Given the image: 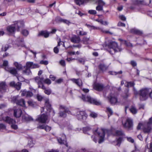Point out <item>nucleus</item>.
I'll list each match as a JSON object with an SVG mask.
<instances>
[{
	"label": "nucleus",
	"mask_w": 152,
	"mask_h": 152,
	"mask_svg": "<svg viewBox=\"0 0 152 152\" xmlns=\"http://www.w3.org/2000/svg\"><path fill=\"white\" fill-rule=\"evenodd\" d=\"M108 47L110 49L108 51L111 54H113V52L115 53L121 50L118 47L117 43L115 42H110L108 44Z\"/></svg>",
	"instance_id": "4"
},
{
	"label": "nucleus",
	"mask_w": 152,
	"mask_h": 152,
	"mask_svg": "<svg viewBox=\"0 0 152 152\" xmlns=\"http://www.w3.org/2000/svg\"><path fill=\"white\" fill-rule=\"evenodd\" d=\"M119 18L121 20L123 21H125L126 19L125 17L123 15L120 16Z\"/></svg>",
	"instance_id": "60"
},
{
	"label": "nucleus",
	"mask_w": 152,
	"mask_h": 152,
	"mask_svg": "<svg viewBox=\"0 0 152 152\" xmlns=\"http://www.w3.org/2000/svg\"><path fill=\"white\" fill-rule=\"evenodd\" d=\"M8 64V61L7 60H4L3 61V65L4 66H5L6 67H8L7 66Z\"/></svg>",
	"instance_id": "56"
},
{
	"label": "nucleus",
	"mask_w": 152,
	"mask_h": 152,
	"mask_svg": "<svg viewBox=\"0 0 152 152\" xmlns=\"http://www.w3.org/2000/svg\"><path fill=\"white\" fill-rule=\"evenodd\" d=\"M150 89L148 88H143L140 90L139 92L137 91L134 86L133 88V90L135 94L137 95L139 94L140 96V99L141 101L146 100L147 98L148 94L149 92Z\"/></svg>",
	"instance_id": "1"
},
{
	"label": "nucleus",
	"mask_w": 152,
	"mask_h": 152,
	"mask_svg": "<svg viewBox=\"0 0 152 152\" xmlns=\"http://www.w3.org/2000/svg\"><path fill=\"white\" fill-rule=\"evenodd\" d=\"M58 142L61 144H64L66 146L68 147V144L66 142V135L64 134H62L61 137L58 138Z\"/></svg>",
	"instance_id": "15"
},
{
	"label": "nucleus",
	"mask_w": 152,
	"mask_h": 152,
	"mask_svg": "<svg viewBox=\"0 0 152 152\" xmlns=\"http://www.w3.org/2000/svg\"><path fill=\"white\" fill-rule=\"evenodd\" d=\"M26 67L28 68L31 69L37 68L39 67L38 64H34L32 62L28 61L27 62L26 64V66L24 67V68Z\"/></svg>",
	"instance_id": "12"
},
{
	"label": "nucleus",
	"mask_w": 152,
	"mask_h": 152,
	"mask_svg": "<svg viewBox=\"0 0 152 152\" xmlns=\"http://www.w3.org/2000/svg\"><path fill=\"white\" fill-rule=\"evenodd\" d=\"M25 69L22 71V73L26 75H30L31 74V72L30 68L25 67Z\"/></svg>",
	"instance_id": "28"
},
{
	"label": "nucleus",
	"mask_w": 152,
	"mask_h": 152,
	"mask_svg": "<svg viewBox=\"0 0 152 152\" xmlns=\"http://www.w3.org/2000/svg\"><path fill=\"white\" fill-rule=\"evenodd\" d=\"M60 64L63 66H65L66 64L64 60H62L60 61Z\"/></svg>",
	"instance_id": "57"
},
{
	"label": "nucleus",
	"mask_w": 152,
	"mask_h": 152,
	"mask_svg": "<svg viewBox=\"0 0 152 152\" xmlns=\"http://www.w3.org/2000/svg\"><path fill=\"white\" fill-rule=\"evenodd\" d=\"M88 13L91 14L95 15L96 14V12L95 10H90L88 11Z\"/></svg>",
	"instance_id": "52"
},
{
	"label": "nucleus",
	"mask_w": 152,
	"mask_h": 152,
	"mask_svg": "<svg viewBox=\"0 0 152 152\" xmlns=\"http://www.w3.org/2000/svg\"><path fill=\"white\" fill-rule=\"evenodd\" d=\"M22 119L26 121H29L33 120V119L30 116L27 115H23L22 116Z\"/></svg>",
	"instance_id": "29"
},
{
	"label": "nucleus",
	"mask_w": 152,
	"mask_h": 152,
	"mask_svg": "<svg viewBox=\"0 0 152 152\" xmlns=\"http://www.w3.org/2000/svg\"><path fill=\"white\" fill-rule=\"evenodd\" d=\"M103 85L99 83L96 84L94 86V89L98 91H101L103 90Z\"/></svg>",
	"instance_id": "23"
},
{
	"label": "nucleus",
	"mask_w": 152,
	"mask_h": 152,
	"mask_svg": "<svg viewBox=\"0 0 152 152\" xmlns=\"http://www.w3.org/2000/svg\"><path fill=\"white\" fill-rule=\"evenodd\" d=\"M35 80L36 82L37 83V84H38L41 82L40 80V77L37 76L35 77Z\"/></svg>",
	"instance_id": "49"
},
{
	"label": "nucleus",
	"mask_w": 152,
	"mask_h": 152,
	"mask_svg": "<svg viewBox=\"0 0 152 152\" xmlns=\"http://www.w3.org/2000/svg\"><path fill=\"white\" fill-rule=\"evenodd\" d=\"M22 114V111L20 109H16L14 110V116L16 118L20 117Z\"/></svg>",
	"instance_id": "16"
},
{
	"label": "nucleus",
	"mask_w": 152,
	"mask_h": 152,
	"mask_svg": "<svg viewBox=\"0 0 152 152\" xmlns=\"http://www.w3.org/2000/svg\"><path fill=\"white\" fill-rule=\"evenodd\" d=\"M130 32L131 33L137 35H141L142 34V32L135 28L130 29Z\"/></svg>",
	"instance_id": "20"
},
{
	"label": "nucleus",
	"mask_w": 152,
	"mask_h": 152,
	"mask_svg": "<svg viewBox=\"0 0 152 152\" xmlns=\"http://www.w3.org/2000/svg\"><path fill=\"white\" fill-rule=\"evenodd\" d=\"M37 98L39 101H41L43 99V97L42 96L38 94L37 95Z\"/></svg>",
	"instance_id": "54"
},
{
	"label": "nucleus",
	"mask_w": 152,
	"mask_h": 152,
	"mask_svg": "<svg viewBox=\"0 0 152 152\" xmlns=\"http://www.w3.org/2000/svg\"><path fill=\"white\" fill-rule=\"evenodd\" d=\"M6 90V85L5 83L2 82L0 83V92L1 93L5 92Z\"/></svg>",
	"instance_id": "21"
},
{
	"label": "nucleus",
	"mask_w": 152,
	"mask_h": 152,
	"mask_svg": "<svg viewBox=\"0 0 152 152\" xmlns=\"http://www.w3.org/2000/svg\"><path fill=\"white\" fill-rule=\"evenodd\" d=\"M91 130L90 128L88 127H86L83 128V132L85 134L87 133V132Z\"/></svg>",
	"instance_id": "42"
},
{
	"label": "nucleus",
	"mask_w": 152,
	"mask_h": 152,
	"mask_svg": "<svg viewBox=\"0 0 152 152\" xmlns=\"http://www.w3.org/2000/svg\"><path fill=\"white\" fill-rule=\"evenodd\" d=\"M51 129V128L50 127L48 126H45V129L46 131L49 132L50 130Z\"/></svg>",
	"instance_id": "63"
},
{
	"label": "nucleus",
	"mask_w": 152,
	"mask_h": 152,
	"mask_svg": "<svg viewBox=\"0 0 152 152\" xmlns=\"http://www.w3.org/2000/svg\"><path fill=\"white\" fill-rule=\"evenodd\" d=\"M122 138L120 137L118 138L116 141L117 142V144L116 145L118 146H120V145L121 142L122 141Z\"/></svg>",
	"instance_id": "44"
},
{
	"label": "nucleus",
	"mask_w": 152,
	"mask_h": 152,
	"mask_svg": "<svg viewBox=\"0 0 152 152\" xmlns=\"http://www.w3.org/2000/svg\"><path fill=\"white\" fill-rule=\"evenodd\" d=\"M60 110H62L64 111L60 110L59 112V115L61 117H65L66 116V113H69L70 112L68 108L64 105H61L59 107Z\"/></svg>",
	"instance_id": "6"
},
{
	"label": "nucleus",
	"mask_w": 152,
	"mask_h": 152,
	"mask_svg": "<svg viewBox=\"0 0 152 152\" xmlns=\"http://www.w3.org/2000/svg\"><path fill=\"white\" fill-rule=\"evenodd\" d=\"M70 80L73 83L77 84L80 87H81L82 86V80L80 79L72 78L70 79Z\"/></svg>",
	"instance_id": "18"
},
{
	"label": "nucleus",
	"mask_w": 152,
	"mask_h": 152,
	"mask_svg": "<svg viewBox=\"0 0 152 152\" xmlns=\"http://www.w3.org/2000/svg\"><path fill=\"white\" fill-rule=\"evenodd\" d=\"M24 25L23 22L22 21H19L15 22L14 24L8 26L7 29L9 32L12 33L15 32L16 29L18 31H19L20 28L23 27Z\"/></svg>",
	"instance_id": "2"
},
{
	"label": "nucleus",
	"mask_w": 152,
	"mask_h": 152,
	"mask_svg": "<svg viewBox=\"0 0 152 152\" xmlns=\"http://www.w3.org/2000/svg\"><path fill=\"white\" fill-rule=\"evenodd\" d=\"M9 46L8 45L6 44L3 45L1 48V51H6L9 48Z\"/></svg>",
	"instance_id": "37"
},
{
	"label": "nucleus",
	"mask_w": 152,
	"mask_h": 152,
	"mask_svg": "<svg viewBox=\"0 0 152 152\" xmlns=\"http://www.w3.org/2000/svg\"><path fill=\"white\" fill-rule=\"evenodd\" d=\"M143 1L136 0L134 1V3L135 4H143Z\"/></svg>",
	"instance_id": "47"
},
{
	"label": "nucleus",
	"mask_w": 152,
	"mask_h": 152,
	"mask_svg": "<svg viewBox=\"0 0 152 152\" xmlns=\"http://www.w3.org/2000/svg\"><path fill=\"white\" fill-rule=\"evenodd\" d=\"M89 38L84 37L83 38V43L85 44H87L89 43Z\"/></svg>",
	"instance_id": "40"
},
{
	"label": "nucleus",
	"mask_w": 152,
	"mask_h": 152,
	"mask_svg": "<svg viewBox=\"0 0 152 152\" xmlns=\"http://www.w3.org/2000/svg\"><path fill=\"white\" fill-rule=\"evenodd\" d=\"M152 124V117L150 118L149 121L147 123L146 126L143 129L144 132L145 133H148L150 132L151 129Z\"/></svg>",
	"instance_id": "8"
},
{
	"label": "nucleus",
	"mask_w": 152,
	"mask_h": 152,
	"mask_svg": "<svg viewBox=\"0 0 152 152\" xmlns=\"http://www.w3.org/2000/svg\"><path fill=\"white\" fill-rule=\"evenodd\" d=\"M115 133L117 136H122L124 135L123 132L121 130H116Z\"/></svg>",
	"instance_id": "39"
},
{
	"label": "nucleus",
	"mask_w": 152,
	"mask_h": 152,
	"mask_svg": "<svg viewBox=\"0 0 152 152\" xmlns=\"http://www.w3.org/2000/svg\"><path fill=\"white\" fill-rule=\"evenodd\" d=\"M40 63L41 64H43L45 65H47L48 64V62L46 61L42 60L40 62Z\"/></svg>",
	"instance_id": "58"
},
{
	"label": "nucleus",
	"mask_w": 152,
	"mask_h": 152,
	"mask_svg": "<svg viewBox=\"0 0 152 152\" xmlns=\"http://www.w3.org/2000/svg\"><path fill=\"white\" fill-rule=\"evenodd\" d=\"M79 114L77 115V118L78 120H86L87 117V115L84 111H81L79 112Z\"/></svg>",
	"instance_id": "14"
},
{
	"label": "nucleus",
	"mask_w": 152,
	"mask_h": 152,
	"mask_svg": "<svg viewBox=\"0 0 152 152\" xmlns=\"http://www.w3.org/2000/svg\"><path fill=\"white\" fill-rule=\"evenodd\" d=\"M129 91L128 89H126L122 94V96L124 98L126 99L129 96L130 94L129 93Z\"/></svg>",
	"instance_id": "30"
},
{
	"label": "nucleus",
	"mask_w": 152,
	"mask_h": 152,
	"mask_svg": "<svg viewBox=\"0 0 152 152\" xmlns=\"http://www.w3.org/2000/svg\"><path fill=\"white\" fill-rule=\"evenodd\" d=\"M131 113L133 114H136L137 112V110L136 107L133 106H131V108L129 109Z\"/></svg>",
	"instance_id": "34"
},
{
	"label": "nucleus",
	"mask_w": 152,
	"mask_h": 152,
	"mask_svg": "<svg viewBox=\"0 0 152 152\" xmlns=\"http://www.w3.org/2000/svg\"><path fill=\"white\" fill-rule=\"evenodd\" d=\"M97 129L93 132L94 134L95 135H98L100 137L98 142L101 143L104 140V137L105 135V132L104 131H102L101 133L97 131Z\"/></svg>",
	"instance_id": "7"
},
{
	"label": "nucleus",
	"mask_w": 152,
	"mask_h": 152,
	"mask_svg": "<svg viewBox=\"0 0 152 152\" xmlns=\"http://www.w3.org/2000/svg\"><path fill=\"white\" fill-rule=\"evenodd\" d=\"M90 116L93 118H95L97 117V114L94 112H91L90 113Z\"/></svg>",
	"instance_id": "46"
},
{
	"label": "nucleus",
	"mask_w": 152,
	"mask_h": 152,
	"mask_svg": "<svg viewBox=\"0 0 152 152\" xmlns=\"http://www.w3.org/2000/svg\"><path fill=\"white\" fill-rule=\"evenodd\" d=\"M53 51H54V52L56 54L58 53L59 49L57 48V46L55 48H54L53 49Z\"/></svg>",
	"instance_id": "62"
},
{
	"label": "nucleus",
	"mask_w": 152,
	"mask_h": 152,
	"mask_svg": "<svg viewBox=\"0 0 152 152\" xmlns=\"http://www.w3.org/2000/svg\"><path fill=\"white\" fill-rule=\"evenodd\" d=\"M124 127L129 129H130L133 126V122L132 120L130 118H128L124 124L122 123Z\"/></svg>",
	"instance_id": "9"
},
{
	"label": "nucleus",
	"mask_w": 152,
	"mask_h": 152,
	"mask_svg": "<svg viewBox=\"0 0 152 152\" xmlns=\"http://www.w3.org/2000/svg\"><path fill=\"white\" fill-rule=\"evenodd\" d=\"M18 96H13L11 98V102L13 103L17 104L18 99Z\"/></svg>",
	"instance_id": "38"
},
{
	"label": "nucleus",
	"mask_w": 152,
	"mask_h": 152,
	"mask_svg": "<svg viewBox=\"0 0 152 152\" xmlns=\"http://www.w3.org/2000/svg\"><path fill=\"white\" fill-rule=\"evenodd\" d=\"M17 105H20L22 106H25V101L23 99H21L18 100L16 104Z\"/></svg>",
	"instance_id": "33"
},
{
	"label": "nucleus",
	"mask_w": 152,
	"mask_h": 152,
	"mask_svg": "<svg viewBox=\"0 0 152 152\" xmlns=\"http://www.w3.org/2000/svg\"><path fill=\"white\" fill-rule=\"evenodd\" d=\"M21 84L20 83L18 82L17 83H15V87L18 90H19L20 88Z\"/></svg>",
	"instance_id": "43"
},
{
	"label": "nucleus",
	"mask_w": 152,
	"mask_h": 152,
	"mask_svg": "<svg viewBox=\"0 0 152 152\" xmlns=\"http://www.w3.org/2000/svg\"><path fill=\"white\" fill-rule=\"evenodd\" d=\"M107 112H108V116L109 118L110 115L113 114V111L111 109L110 107L107 108Z\"/></svg>",
	"instance_id": "41"
},
{
	"label": "nucleus",
	"mask_w": 152,
	"mask_h": 152,
	"mask_svg": "<svg viewBox=\"0 0 152 152\" xmlns=\"http://www.w3.org/2000/svg\"><path fill=\"white\" fill-rule=\"evenodd\" d=\"M130 64L132 65L133 67H135L137 65L136 62L134 60L131 61Z\"/></svg>",
	"instance_id": "51"
},
{
	"label": "nucleus",
	"mask_w": 152,
	"mask_h": 152,
	"mask_svg": "<svg viewBox=\"0 0 152 152\" xmlns=\"http://www.w3.org/2000/svg\"><path fill=\"white\" fill-rule=\"evenodd\" d=\"M134 83L132 82H126V83H125V86L128 88L130 87H134Z\"/></svg>",
	"instance_id": "32"
},
{
	"label": "nucleus",
	"mask_w": 152,
	"mask_h": 152,
	"mask_svg": "<svg viewBox=\"0 0 152 152\" xmlns=\"http://www.w3.org/2000/svg\"><path fill=\"white\" fill-rule=\"evenodd\" d=\"M95 0H74L75 3L77 5H80L84 3H86L89 1H95Z\"/></svg>",
	"instance_id": "24"
},
{
	"label": "nucleus",
	"mask_w": 152,
	"mask_h": 152,
	"mask_svg": "<svg viewBox=\"0 0 152 152\" xmlns=\"http://www.w3.org/2000/svg\"><path fill=\"white\" fill-rule=\"evenodd\" d=\"M21 33L24 36H27L28 34V31L26 30H23L22 31Z\"/></svg>",
	"instance_id": "45"
},
{
	"label": "nucleus",
	"mask_w": 152,
	"mask_h": 152,
	"mask_svg": "<svg viewBox=\"0 0 152 152\" xmlns=\"http://www.w3.org/2000/svg\"><path fill=\"white\" fill-rule=\"evenodd\" d=\"M80 98L84 101H86L94 104L99 105L101 104V102L97 99L92 98L90 96L82 95Z\"/></svg>",
	"instance_id": "3"
},
{
	"label": "nucleus",
	"mask_w": 152,
	"mask_h": 152,
	"mask_svg": "<svg viewBox=\"0 0 152 152\" xmlns=\"http://www.w3.org/2000/svg\"><path fill=\"white\" fill-rule=\"evenodd\" d=\"M76 33L78 35L81 36L86 35L87 34V32L84 31L81 28H79L78 30L76 31Z\"/></svg>",
	"instance_id": "22"
},
{
	"label": "nucleus",
	"mask_w": 152,
	"mask_h": 152,
	"mask_svg": "<svg viewBox=\"0 0 152 152\" xmlns=\"http://www.w3.org/2000/svg\"><path fill=\"white\" fill-rule=\"evenodd\" d=\"M45 83L48 84H50L51 83L50 80L49 79H47L44 80V81Z\"/></svg>",
	"instance_id": "61"
},
{
	"label": "nucleus",
	"mask_w": 152,
	"mask_h": 152,
	"mask_svg": "<svg viewBox=\"0 0 152 152\" xmlns=\"http://www.w3.org/2000/svg\"><path fill=\"white\" fill-rule=\"evenodd\" d=\"M17 41L19 42H24V39L22 38H20L19 37L17 39Z\"/></svg>",
	"instance_id": "53"
},
{
	"label": "nucleus",
	"mask_w": 152,
	"mask_h": 152,
	"mask_svg": "<svg viewBox=\"0 0 152 152\" xmlns=\"http://www.w3.org/2000/svg\"><path fill=\"white\" fill-rule=\"evenodd\" d=\"M14 64L15 66L16 67V69H17L20 70L23 69V66L21 64H19L17 62H15L14 63Z\"/></svg>",
	"instance_id": "31"
},
{
	"label": "nucleus",
	"mask_w": 152,
	"mask_h": 152,
	"mask_svg": "<svg viewBox=\"0 0 152 152\" xmlns=\"http://www.w3.org/2000/svg\"><path fill=\"white\" fill-rule=\"evenodd\" d=\"M21 95L23 96H26L27 97H30L33 95V94L31 91H27L25 90L23 91Z\"/></svg>",
	"instance_id": "19"
},
{
	"label": "nucleus",
	"mask_w": 152,
	"mask_h": 152,
	"mask_svg": "<svg viewBox=\"0 0 152 152\" xmlns=\"http://www.w3.org/2000/svg\"><path fill=\"white\" fill-rule=\"evenodd\" d=\"M6 128V126L3 124H0V129H4Z\"/></svg>",
	"instance_id": "55"
},
{
	"label": "nucleus",
	"mask_w": 152,
	"mask_h": 152,
	"mask_svg": "<svg viewBox=\"0 0 152 152\" xmlns=\"http://www.w3.org/2000/svg\"><path fill=\"white\" fill-rule=\"evenodd\" d=\"M5 69L14 76H16L18 74L17 69L15 68L5 67Z\"/></svg>",
	"instance_id": "13"
},
{
	"label": "nucleus",
	"mask_w": 152,
	"mask_h": 152,
	"mask_svg": "<svg viewBox=\"0 0 152 152\" xmlns=\"http://www.w3.org/2000/svg\"><path fill=\"white\" fill-rule=\"evenodd\" d=\"M72 47H73L77 48H80L82 47V45L81 44H79L77 45H73Z\"/></svg>",
	"instance_id": "64"
},
{
	"label": "nucleus",
	"mask_w": 152,
	"mask_h": 152,
	"mask_svg": "<svg viewBox=\"0 0 152 152\" xmlns=\"http://www.w3.org/2000/svg\"><path fill=\"white\" fill-rule=\"evenodd\" d=\"M71 41L75 43H78L80 41V37L76 35H74L70 39Z\"/></svg>",
	"instance_id": "17"
},
{
	"label": "nucleus",
	"mask_w": 152,
	"mask_h": 152,
	"mask_svg": "<svg viewBox=\"0 0 152 152\" xmlns=\"http://www.w3.org/2000/svg\"><path fill=\"white\" fill-rule=\"evenodd\" d=\"M44 93L48 95L50 94L51 93V91L50 89H46L44 90Z\"/></svg>",
	"instance_id": "48"
},
{
	"label": "nucleus",
	"mask_w": 152,
	"mask_h": 152,
	"mask_svg": "<svg viewBox=\"0 0 152 152\" xmlns=\"http://www.w3.org/2000/svg\"><path fill=\"white\" fill-rule=\"evenodd\" d=\"M3 120L7 123L11 124V126L12 129H18V127L17 125L15 124L16 122L15 119L11 118L8 116H6L3 117Z\"/></svg>",
	"instance_id": "5"
},
{
	"label": "nucleus",
	"mask_w": 152,
	"mask_h": 152,
	"mask_svg": "<svg viewBox=\"0 0 152 152\" xmlns=\"http://www.w3.org/2000/svg\"><path fill=\"white\" fill-rule=\"evenodd\" d=\"M98 68L100 71L103 72L107 69L108 66L104 64H101L99 65Z\"/></svg>",
	"instance_id": "25"
},
{
	"label": "nucleus",
	"mask_w": 152,
	"mask_h": 152,
	"mask_svg": "<svg viewBox=\"0 0 152 152\" xmlns=\"http://www.w3.org/2000/svg\"><path fill=\"white\" fill-rule=\"evenodd\" d=\"M50 33L46 31H42L40 32L38 34L39 36H42L44 37L45 38L48 37Z\"/></svg>",
	"instance_id": "26"
},
{
	"label": "nucleus",
	"mask_w": 152,
	"mask_h": 152,
	"mask_svg": "<svg viewBox=\"0 0 152 152\" xmlns=\"http://www.w3.org/2000/svg\"><path fill=\"white\" fill-rule=\"evenodd\" d=\"M48 118V116L47 115L45 114H43L39 116L36 120L40 123H46Z\"/></svg>",
	"instance_id": "10"
},
{
	"label": "nucleus",
	"mask_w": 152,
	"mask_h": 152,
	"mask_svg": "<svg viewBox=\"0 0 152 152\" xmlns=\"http://www.w3.org/2000/svg\"><path fill=\"white\" fill-rule=\"evenodd\" d=\"M44 108H45L46 110L50 111L51 109V105L49 103L48 100H46L45 102V106Z\"/></svg>",
	"instance_id": "27"
},
{
	"label": "nucleus",
	"mask_w": 152,
	"mask_h": 152,
	"mask_svg": "<svg viewBox=\"0 0 152 152\" xmlns=\"http://www.w3.org/2000/svg\"><path fill=\"white\" fill-rule=\"evenodd\" d=\"M118 26H119L125 27V24L121 22H119L118 24Z\"/></svg>",
	"instance_id": "59"
},
{
	"label": "nucleus",
	"mask_w": 152,
	"mask_h": 152,
	"mask_svg": "<svg viewBox=\"0 0 152 152\" xmlns=\"http://www.w3.org/2000/svg\"><path fill=\"white\" fill-rule=\"evenodd\" d=\"M96 9L98 11H102L103 9V6L98 5L96 7Z\"/></svg>",
	"instance_id": "50"
},
{
	"label": "nucleus",
	"mask_w": 152,
	"mask_h": 152,
	"mask_svg": "<svg viewBox=\"0 0 152 152\" xmlns=\"http://www.w3.org/2000/svg\"><path fill=\"white\" fill-rule=\"evenodd\" d=\"M107 98L109 102L111 104H115L117 102V97L111 94L109 95Z\"/></svg>",
	"instance_id": "11"
},
{
	"label": "nucleus",
	"mask_w": 152,
	"mask_h": 152,
	"mask_svg": "<svg viewBox=\"0 0 152 152\" xmlns=\"http://www.w3.org/2000/svg\"><path fill=\"white\" fill-rule=\"evenodd\" d=\"M80 63L84 64L85 61V59L84 58H77L75 59Z\"/></svg>",
	"instance_id": "35"
},
{
	"label": "nucleus",
	"mask_w": 152,
	"mask_h": 152,
	"mask_svg": "<svg viewBox=\"0 0 152 152\" xmlns=\"http://www.w3.org/2000/svg\"><path fill=\"white\" fill-rule=\"evenodd\" d=\"M94 1H95L96 3H97L99 5L102 6H103L105 4V3L102 0H95Z\"/></svg>",
	"instance_id": "36"
}]
</instances>
